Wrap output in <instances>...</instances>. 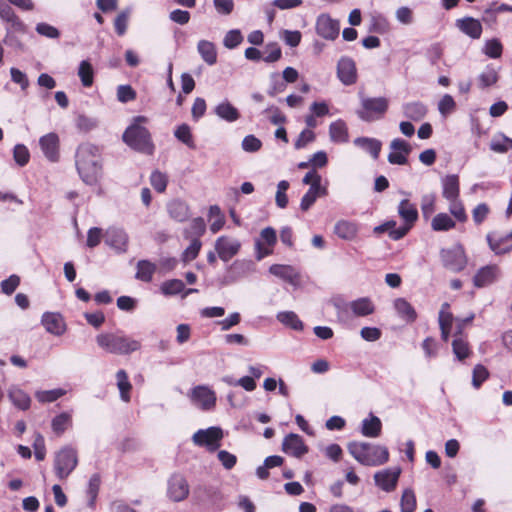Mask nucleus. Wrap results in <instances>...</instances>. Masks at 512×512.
Segmentation results:
<instances>
[{"mask_svg": "<svg viewBox=\"0 0 512 512\" xmlns=\"http://www.w3.org/2000/svg\"><path fill=\"white\" fill-rule=\"evenodd\" d=\"M76 168L87 185L98 183L102 175L101 151L91 143L81 144L76 151Z\"/></svg>", "mask_w": 512, "mask_h": 512, "instance_id": "1", "label": "nucleus"}, {"mask_svg": "<svg viewBox=\"0 0 512 512\" xmlns=\"http://www.w3.org/2000/svg\"><path fill=\"white\" fill-rule=\"evenodd\" d=\"M147 121L148 119L145 116L135 117L133 123L124 131L122 139L133 150L146 155H152L155 145L151 134L146 127L141 125Z\"/></svg>", "mask_w": 512, "mask_h": 512, "instance_id": "2", "label": "nucleus"}, {"mask_svg": "<svg viewBox=\"0 0 512 512\" xmlns=\"http://www.w3.org/2000/svg\"><path fill=\"white\" fill-rule=\"evenodd\" d=\"M96 343L105 352L115 355H129L141 348L139 340L122 331L100 333L96 336Z\"/></svg>", "mask_w": 512, "mask_h": 512, "instance_id": "3", "label": "nucleus"}, {"mask_svg": "<svg viewBox=\"0 0 512 512\" xmlns=\"http://www.w3.org/2000/svg\"><path fill=\"white\" fill-rule=\"evenodd\" d=\"M347 449L355 460L365 466H380L389 460V451L384 446L353 441L347 445Z\"/></svg>", "mask_w": 512, "mask_h": 512, "instance_id": "4", "label": "nucleus"}, {"mask_svg": "<svg viewBox=\"0 0 512 512\" xmlns=\"http://www.w3.org/2000/svg\"><path fill=\"white\" fill-rule=\"evenodd\" d=\"M389 105L386 97H361L356 114L364 122H375L385 117Z\"/></svg>", "mask_w": 512, "mask_h": 512, "instance_id": "5", "label": "nucleus"}, {"mask_svg": "<svg viewBox=\"0 0 512 512\" xmlns=\"http://www.w3.org/2000/svg\"><path fill=\"white\" fill-rule=\"evenodd\" d=\"M78 465L76 449L65 446L54 457V471L59 480H65Z\"/></svg>", "mask_w": 512, "mask_h": 512, "instance_id": "6", "label": "nucleus"}, {"mask_svg": "<svg viewBox=\"0 0 512 512\" xmlns=\"http://www.w3.org/2000/svg\"><path fill=\"white\" fill-rule=\"evenodd\" d=\"M223 438V431L220 427H209L200 429L192 436V441L199 447H206L209 452L216 451Z\"/></svg>", "mask_w": 512, "mask_h": 512, "instance_id": "7", "label": "nucleus"}, {"mask_svg": "<svg viewBox=\"0 0 512 512\" xmlns=\"http://www.w3.org/2000/svg\"><path fill=\"white\" fill-rule=\"evenodd\" d=\"M501 274V268L497 264L485 265L476 271L473 285L479 289L489 287L499 280Z\"/></svg>", "mask_w": 512, "mask_h": 512, "instance_id": "8", "label": "nucleus"}, {"mask_svg": "<svg viewBox=\"0 0 512 512\" xmlns=\"http://www.w3.org/2000/svg\"><path fill=\"white\" fill-rule=\"evenodd\" d=\"M189 484L181 474H173L167 485V496L173 502H181L189 495Z\"/></svg>", "mask_w": 512, "mask_h": 512, "instance_id": "9", "label": "nucleus"}, {"mask_svg": "<svg viewBox=\"0 0 512 512\" xmlns=\"http://www.w3.org/2000/svg\"><path fill=\"white\" fill-rule=\"evenodd\" d=\"M189 396L191 401L202 410H211L216 405V394L207 386L198 385L194 387Z\"/></svg>", "mask_w": 512, "mask_h": 512, "instance_id": "10", "label": "nucleus"}, {"mask_svg": "<svg viewBox=\"0 0 512 512\" xmlns=\"http://www.w3.org/2000/svg\"><path fill=\"white\" fill-rule=\"evenodd\" d=\"M391 152L388 154V161L393 165H405L408 163V155L412 148L408 142L401 138L393 139L390 143Z\"/></svg>", "mask_w": 512, "mask_h": 512, "instance_id": "11", "label": "nucleus"}, {"mask_svg": "<svg viewBox=\"0 0 512 512\" xmlns=\"http://www.w3.org/2000/svg\"><path fill=\"white\" fill-rule=\"evenodd\" d=\"M337 76L346 86L355 84L358 78L355 61L349 57L340 58L337 64Z\"/></svg>", "mask_w": 512, "mask_h": 512, "instance_id": "12", "label": "nucleus"}, {"mask_svg": "<svg viewBox=\"0 0 512 512\" xmlns=\"http://www.w3.org/2000/svg\"><path fill=\"white\" fill-rule=\"evenodd\" d=\"M489 248L496 255L507 254L512 251V233L499 234L497 232H490L486 236Z\"/></svg>", "mask_w": 512, "mask_h": 512, "instance_id": "13", "label": "nucleus"}, {"mask_svg": "<svg viewBox=\"0 0 512 512\" xmlns=\"http://www.w3.org/2000/svg\"><path fill=\"white\" fill-rule=\"evenodd\" d=\"M241 243L238 240H232L227 236H220L215 242V250L219 258L224 261H230L238 254Z\"/></svg>", "mask_w": 512, "mask_h": 512, "instance_id": "14", "label": "nucleus"}, {"mask_svg": "<svg viewBox=\"0 0 512 512\" xmlns=\"http://www.w3.org/2000/svg\"><path fill=\"white\" fill-rule=\"evenodd\" d=\"M282 450L288 455L300 458L308 452V447L300 435L290 433L283 440Z\"/></svg>", "mask_w": 512, "mask_h": 512, "instance_id": "15", "label": "nucleus"}, {"mask_svg": "<svg viewBox=\"0 0 512 512\" xmlns=\"http://www.w3.org/2000/svg\"><path fill=\"white\" fill-rule=\"evenodd\" d=\"M401 470L399 468L396 469H385L379 472H376L374 475L375 483L378 487L386 492H391L395 490L397 486V482L400 476Z\"/></svg>", "mask_w": 512, "mask_h": 512, "instance_id": "16", "label": "nucleus"}, {"mask_svg": "<svg viewBox=\"0 0 512 512\" xmlns=\"http://www.w3.org/2000/svg\"><path fill=\"white\" fill-rule=\"evenodd\" d=\"M316 32L322 38L333 40L339 34V24L328 15H320L316 22Z\"/></svg>", "mask_w": 512, "mask_h": 512, "instance_id": "17", "label": "nucleus"}, {"mask_svg": "<svg viewBox=\"0 0 512 512\" xmlns=\"http://www.w3.org/2000/svg\"><path fill=\"white\" fill-rule=\"evenodd\" d=\"M41 323L45 330L53 335L60 336L66 330L65 321L60 313L45 312L42 315Z\"/></svg>", "mask_w": 512, "mask_h": 512, "instance_id": "18", "label": "nucleus"}, {"mask_svg": "<svg viewBox=\"0 0 512 512\" xmlns=\"http://www.w3.org/2000/svg\"><path fill=\"white\" fill-rule=\"evenodd\" d=\"M39 145L45 157L56 162L59 159V137L56 133H48L39 140Z\"/></svg>", "mask_w": 512, "mask_h": 512, "instance_id": "19", "label": "nucleus"}, {"mask_svg": "<svg viewBox=\"0 0 512 512\" xmlns=\"http://www.w3.org/2000/svg\"><path fill=\"white\" fill-rule=\"evenodd\" d=\"M461 329L462 327L459 326L458 330L454 334V339L452 341V351L459 361H463L469 358L472 354L471 346L466 337L463 335Z\"/></svg>", "mask_w": 512, "mask_h": 512, "instance_id": "20", "label": "nucleus"}, {"mask_svg": "<svg viewBox=\"0 0 512 512\" xmlns=\"http://www.w3.org/2000/svg\"><path fill=\"white\" fill-rule=\"evenodd\" d=\"M457 28L472 39H479L482 35V24L473 17H464L456 20Z\"/></svg>", "mask_w": 512, "mask_h": 512, "instance_id": "21", "label": "nucleus"}, {"mask_svg": "<svg viewBox=\"0 0 512 512\" xmlns=\"http://www.w3.org/2000/svg\"><path fill=\"white\" fill-rule=\"evenodd\" d=\"M442 196L446 200L460 197V179L457 174H449L442 178Z\"/></svg>", "mask_w": 512, "mask_h": 512, "instance_id": "22", "label": "nucleus"}, {"mask_svg": "<svg viewBox=\"0 0 512 512\" xmlns=\"http://www.w3.org/2000/svg\"><path fill=\"white\" fill-rule=\"evenodd\" d=\"M382 432V422L379 417L370 413L369 417L363 419L361 424V434L368 438H377Z\"/></svg>", "mask_w": 512, "mask_h": 512, "instance_id": "23", "label": "nucleus"}, {"mask_svg": "<svg viewBox=\"0 0 512 512\" xmlns=\"http://www.w3.org/2000/svg\"><path fill=\"white\" fill-rule=\"evenodd\" d=\"M456 222L448 213L440 212L431 218L430 227L434 232H447L456 227Z\"/></svg>", "mask_w": 512, "mask_h": 512, "instance_id": "24", "label": "nucleus"}, {"mask_svg": "<svg viewBox=\"0 0 512 512\" xmlns=\"http://www.w3.org/2000/svg\"><path fill=\"white\" fill-rule=\"evenodd\" d=\"M398 214L405 224L414 226L418 220V210L416 205L408 199H403L398 206Z\"/></svg>", "mask_w": 512, "mask_h": 512, "instance_id": "25", "label": "nucleus"}, {"mask_svg": "<svg viewBox=\"0 0 512 512\" xmlns=\"http://www.w3.org/2000/svg\"><path fill=\"white\" fill-rule=\"evenodd\" d=\"M106 243L119 252H125L128 246V236L122 230L113 229L108 231Z\"/></svg>", "mask_w": 512, "mask_h": 512, "instance_id": "26", "label": "nucleus"}, {"mask_svg": "<svg viewBox=\"0 0 512 512\" xmlns=\"http://www.w3.org/2000/svg\"><path fill=\"white\" fill-rule=\"evenodd\" d=\"M349 307L353 314L357 317H365L374 313L375 311L373 302L367 297L359 298L350 302Z\"/></svg>", "mask_w": 512, "mask_h": 512, "instance_id": "27", "label": "nucleus"}, {"mask_svg": "<svg viewBox=\"0 0 512 512\" xmlns=\"http://www.w3.org/2000/svg\"><path fill=\"white\" fill-rule=\"evenodd\" d=\"M116 385L120 392V398L124 402H129L131 399L132 384L129 381V376L124 369H120L116 373Z\"/></svg>", "mask_w": 512, "mask_h": 512, "instance_id": "28", "label": "nucleus"}, {"mask_svg": "<svg viewBox=\"0 0 512 512\" xmlns=\"http://www.w3.org/2000/svg\"><path fill=\"white\" fill-rule=\"evenodd\" d=\"M394 307L398 315L406 322L412 323L417 319L414 307L404 298H397Z\"/></svg>", "mask_w": 512, "mask_h": 512, "instance_id": "29", "label": "nucleus"}, {"mask_svg": "<svg viewBox=\"0 0 512 512\" xmlns=\"http://www.w3.org/2000/svg\"><path fill=\"white\" fill-rule=\"evenodd\" d=\"M170 217L178 222H184L189 218V207L180 200H173L167 206Z\"/></svg>", "mask_w": 512, "mask_h": 512, "instance_id": "30", "label": "nucleus"}, {"mask_svg": "<svg viewBox=\"0 0 512 512\" xmlns=\"http://www.w3.org/2000/svg\"><path fill=\"white\" fill-rule=\"evenodd\" d=\"M355 145L364 149L374 159H378L381 152L382 144L379 140L368 137H359L354 141Z\"/></svg>", "mask_w": 512, "mask_h": 512, "instance_id": "31", "label": "nucleus"}, {"mask_svg": "<svg viewBox=\"0 0 512 512\" xmlns=\"http://www.w3.org/2000/svg\"><path fill=\"white\" fill-rule=\"evenodd\" d=\"M215 113L227 122H235L240 118V113L230 102L225 101L215 107Z\"/></svg>", "mask_w": 512, "mask_h": 512, "instance_id": "32", "label": "nucleus"}, {"mask_svg": "<svg viewBox=\"0 0 512 512\" xmlns=\"http://www.w3.org/2000/svg\"><path fill=\"white\" fill-rule=\"evenodd\" d=\"M357 225L347 220H340L335 224L334 233L341 239L352 240L357 235Z\"/></svg>", "mask_w": 512, "mask_h": 512, "instance_id": "33", "label": "nucleus"}, {"mask_svg": "<svg viewBox=\"0 0 512 512\" xmlns=\"http://www.w3.org/2000/svg\"><path fill=\"white\" fill-rule=\"evenodd\" d=\"M197 50L204 62L208 65H214L217 62V51L215 45L207 40H200Z\"/></svg>", "mask_w": 512, "mask_h": 512, "instance_id": "34", "label": "nucleus"}, {"mask_svg": "<svg viewBox=\"0 0 512 512\" xmlns=\"http://www.w3.org/2000/svg\"><path fill=\"white\" fill-rule=\"evenodd\" d=\"M403 112L405 117L413 121H420L426 116L427 107L422 102H410L404 105Z\"/></svg>", "mask_w": 512, "mask_h": 512, "instance_id": "35", "label": "nucleus"}, {"mask_svg": "<svg viewBox=\"0 0 512 512\" xmlns=\"http://www.w3.org/2000/svg\"><path fill=\"white\" fill-rule=\"evenodd\" d=\"M72 426V416L68 412L60 413L52 419L51 427L57 436H61Z\"/></svg>", "mask_w": 512, "mask_h": 512, "instance_id": "36", "label": "nucleus"}, {"mask_svg": "<svg viewBox=\"0 0 512 512\" xmlns=\"http://www.w3.org/2000/svg\"><path fill=\"white\" fill-rule=\"evenodd\" d=\"M512 149V138L507 137L503 133L496 134L490 142V150L495 153H507Z\"/></svg>", "mask_w": 512, "mask_h": 512, "instance_id": "37", "label": "nucleus"}, {"mask_svg": "<svg viewBox=\"0 0 512 512\" xmlns=\"http://www.w3.org/2000/svg\"><path fill=\"white\" fill-rule=\"evenodd\" d=\"M156 272V265L148 260H140L137 263L136 279L150 282Z\"/></svg>", "mask_w": 512, "mask_h": 512, "instance_id": "38", "label": "nucleus"}, {"mask_svg": "<svg viewBox=\"0 0 512 512\" xmlns=\"http://www.w3.org/2000/svg\"><path fill=\"white\" fill-rule=\"evenodd\" d=\"M436 200L437 197L434 193L424 194L421 197L420 208L424 220H429L432 218L436 211Z\"/></svg>", "mask_w": 512, "mask_h": 512, "instance_id": "39", "label": "nucleus"}, {"mask_svg": "<svg viewBox=\"0 0 512 512\" xmlns=\"http://www.w3.org/2000/svg\"><path fill=\"white\" fill-rule=\"evenodd\" d=\"M449 202V212L450 216L454 220L460 223H465L468 220V215L466 213L465 206L463 202L461 201L460 197L453 199V200H447Z\"/></svg>", "mask_w": 512, "mask_h": 512, "instance_id": "40", "label": "nucleus"}, {"mask_svg": "<svg viewBox=\"0 0 512 512\" xmlns=\"http://www.w3.org/2000/svg\"><path fill=\"white\" fill-rule=\"evenodd\" d=\"M277 319L282 324L290 327L293 330L301 331L304 328L303 322L293 311L280 312L277 315Z\"/></svg>", "mask_w": 512, "mask_h": 512, "instance_id": "41", "label": "nucleus"}, {"mask_svg": "<svg viewBox=\"0 0 512 512\" xmlns=\"http://www.w3.org/2000/svg\"><path fill=\"white\" fill-rule=\"evenodd\" d=\"M185 290V284L180 279H171L164 281L160 286V291L165 296L180 294Z\"/></svg>", "mask_w": 512, "mask_h": 512, "instance_id": "42", "label": "nucleus"}, {"mask_svg": "<svg viewBox=\"0 0 512 512\" xmlns=\"http://www.w3.org/2000/svg\"><path fill=\"white\" fill-rule=\"evenodd\" d=\"M330 137L336 142L348 141V130L347 126L343 121H336L329 126Z\"/></svg>", "mask_w": 512, "mask_h": 512, "instance_id": "43", "label": "nucleus"}, {"mask_svg": "<svg viewBox=\"0 0 512 512\" xmlns=\"http://www.w3.org/2000/svg\"><path fill=\"white\" fill-rule=\"evenodd\" d=\"M78 75L81 83L84 87H91L94 82V69L91 63L87 60H83L78 69Z\"/></svg>", "mask_w": 512, "mask_h": 512, "instance_id": "44", "label": "nucleus"}, {"mask_svg": "<svg viewBox=\"0 0 512 512\" xmlns=\"http://www.w3.org/2000/svg\"><path fill=\"white\" fill-rule=\"evenodd\" d=\"M174 135L180 142L184 143L189 148H192V149L195 148V143L193 140L191 128L188 124L183 123V124L179 125L176 128Z\"/></svg>", "mask_w": 512, "mask_h": 512, "instance_id": "45", "label": "nucleus"}, {"mask_svg": "<svg viewBox=\"0 0 512 512\" xmlns=\"http://www.w3.org/2000/svg\"><path fill=\"white\" fill-rule=\"evenodd\" d=\"M416 496L412 489H405L401 496V512H414L416 509Z\"/></svg>", "mask_w": 512, "mask_h": 512, "instance_id": "46", "label": "nucleus"}, {"mask_svg": "<svg viewBox=\"0 0 512 512\" xmlns=\"http://www.w3.org/2000/svg\"><path fill=\"white\" fill-rule=\"evenodd\" d=\"M498 81V73L493 68H486L478 77V85L481 89L493 86Z\"/></svg>", "mask_w": 512, "mask_h": 512, "instance_id": "47", "label": "nucleus"}, {"mask_svg": "<svg viewBox=\"0 0 512 512\" xmlns=\"http://www.w3.org/2000/svg\"><path fill=\"white\" fill-rule=\"evenodd\" d=\"M9 397L13 404L21 410H27L31 405L30 397L22 390H15L10 392Z\"/></svg>", "mask_w": 512, "mask_h": 512, "instance_id": "48", "label": "nucleus"}, {"mask_svg": "<svg viewBox=\"0 0 512 512\" xmlns=\"http://www.w3.org/2000/svg\"><path fill=\"white\" fill-rule=\"evenodd\" d=\"M150 183L156 192L163 193L167 188L168 177L166 174L155 170L151 173Z\"/></svg>", "mask_w": 512, "mask_h": 512, "instance_id": "49", "label": "nucleus"}, {"mask_svg": "<svg viewBox=\"0 0 512 512\" xmlns=\"http://www.w3.org/2000/svg\"><path fill=\"white\" fill-rule=\"evenodd\" d=\"M489 378L488 369L482 365L477 364L472 373V385L474 388L479 389L482 384Z\"/></svg>", "mask_w": 512, "mask_h": 512, "instance_id": "50", "label": "nucleus"}, {"mask_svg": "<svg viewBox=\"0 0 512 512\" xmlns=\"http://www.w3.org/2000/svg\"><path fill=\"white\" fill-rule=\"evenodd\" d=\"M202 243L199 239H194L190 245L183 251L181 260L184 263H188L193 261L197 258L200 249H201Z\"/></svg>", "mask_w": 512, "mask_h": 512, "instance_id": "51", "label": "nucleus"}, {"mask_svg": "<svg viewBox=\"0 0 512 512\" xmlns=\"http://www.w3.org/2000/svg\"><path fill=\"white\" fill-rule=\"evenodd\" d=\"M503 45L498 39L488 40L484 46V53L493 59L501 57Z\"/></svg>", "mask_w": 512, "mask_h": 512, "instance_id": "52", "label": "nucleus"}, {"mask_svg": "<svg viewBox=\"0 0 512 512\" xmlns=\"http://www.w3.org/2000/svg\"><path fill=\"white\" fill-rule=\"evenodd\" d=\"M64 394L65 391L63 389H53L37 392L36 398L41 403H51L62 397Z\"/></svg>", "mask_w": 512, "mask_h": 512, "instance_id": "53", "label": "nucleus"}, {"mask_svg": "<svg viewBox=\"0 0 512 512\" xmlns=\"http://www.w3.org/2000/svg\"><path fill=\"white\" fill-rule=\"evenodd\" d=\"M438 110L444 117L448 116L456 110V102L449 94H445L438 103Z\"/></svg>", "mask_w": 512, "mask_h": 512, "instance_id": "54", "label": "nucleus"}, {"mask_svg": "<svg viewBox=\"0 0 512 512\" xmlns=\"http://www.w3.org/2000/svg\"><path fill=\"white\" fill-rule=\"evenodd\" d=\"M13 158L19 166L27 165L30 160L28 148L23 144H17L13 150Z\"/></svg>", "mask_w": 512, "mask_h": 512, "instance_id": "55", "label": "nucleus"}, {"mask_svg": "<svg viewBox=\"0 0 512 512\" xmlns=\"http://www.w3.org/2000/svg\"><path fill=\"white\" fill-rule=\"evenodd\" d=\"M289 182L286 180H282L277 185V192H276V204L280 208H286L288 205V197L286 194V191L289 189Z\"/></svg>", "mask_w": 512, "mask_h": 512, "instance_id": "56", "label": "nucleus"}, {"mask_svg": "<svg viewBox=\"0 0 512 512\" xmlns=\"http://www.w3.org/2000/svg\"><path fill=\"white\" fill-rule=\"evenodd\" d=\"M20 282V277L16 274H12L1 282V291L6 295H12L20 285Z\"/></svg>", "mask_w": 512, "mask_h": 512, "instance_id": "57", "label": "nucleus"}, {"mask_svg": "<svg viewBox=\"0 0 512 512\" xmlns=\"http://www.w3.org/2000/svg\"><path fill=\"white\" fill-rule=\"evenodd\" d=\"M282 57V51L278 43H269L265 48L263 60L267 63H274Z\"/></svg>", "mask_w": 512, "mask_h": 512, "instance_id": "58", "label": "nucleus"}, {"mask_svg": "<svg viewBox=\"0 0 512 512\" xmlns=\"http://www.w3.org/2000/svg\"><path fill=\"white\" fill-rule=\"evenodd\" d=\"M34 455L37 461H43L46 457V446L44 437L37 433L33 442Z\"/></svg>", "mask_w": 512, "mask_h": 512, "instance_id": "59", "label": "nucleus"}, {"mask_svg": "<svg viewBox=\"0 0 512 512\" xmlns=\"http://www.w3.org/2000/svg\"><path fill=\"white\" fill-rule=\"evenodd\" d=\"M243 41L242 34L239 30H230L224 37L223 44L229 49H234Z\"/></svg>", "mask_w": 512, "mask_h": 512, "instance_id": "60", "label": "nucleus"}, {"mask_svg": "<svg viewBox=\"0 0 512 512\" xmlns=\"http://www.w3.org/2000/svg\"><path fill=\"white\" fill-rule=\"evenodd\" d=\"M490 213V208L486 203L478 204L472 211V218L476 225L482 224Z\"/></svg>", "mask_w": 512, "mask_h": 512, "instance_id": "61", "label": "nucleus"}, {"mask_svg": "<svg viewBox=\"0 0 512 512\" xmlns=\"http://www.w3.org/2000/svg\"><path fill=\"white\" fill-rule=\"evenodd\" d=\"M117 98L122 103L136 99V92L130 85H120L117 89Z\"/></svg>", "mask_w": 512, "mask_h": 512, "instance_id": "62", "label": "nucleus"}, {"mask_svg": "<svg viewBox=\"0 0 512 512\" xmlns=\"http://www.w3.org/2000/svg\"><path fill=\"white\" fill-rule=\"evenodd\" d=\"M262 142L254 135H247L242 141V148L246 152H257L261 149Z\"/></svg>", "mask_w": 512, "mask_h": 512, "instance_id": "63", "label": "nucleus"}, {"mask_svg": "<svg viewBox=\"0 0 512 512\" xmlns=\"http://www.w3.org/2000/svg\"><path fill=\"white\" fill-rule=\"evenodd\" d=\"M217 457L223 467L227 470L232 469L237 463V457L226 450H220Z\"/></svg>", "mask_w": 512, "mask_h": 512, "instance_id": "64", "label": "nucleus"}]
</instances>
